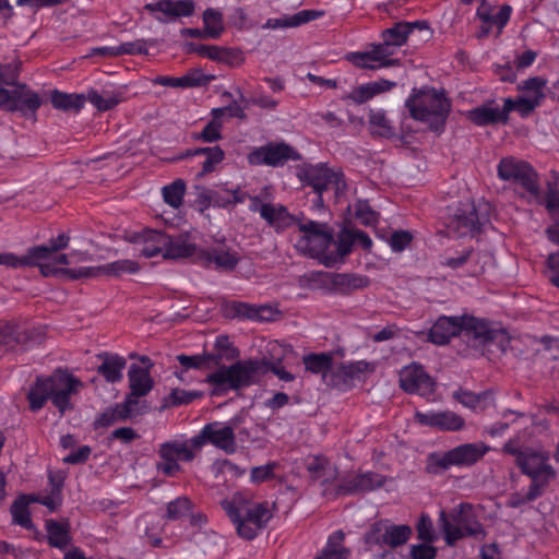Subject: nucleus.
I'll list each match as a JSON object with an SVG mask.
<instances>
[{"mask_svg":"<svg viewBox=\"0 0 559 559\" xmlns=\"http://www.w3.org/2000/svg\"><path fill=\"white\" fill-rule=\"evenodd\" d=\"M546 207L555 221V225L547 229L549 239L559 245V198L549 193L545 200Z\"/></svg>","mask_w":559,"mask_h":559,"instance_id":"46","label":"nucleus"},{"mask_svg":"<svg viewBox=\"0 0 559 559\" xmlns=\"http://www.w3.org/2000/svg\"><path fill=\"white\" fill-rule=\"evenodd\" d=\"M343 374L350 380L360 379L366 373L372 372L374 366L365 360H357L342 365Z\"/></svg>","mask_w":559,"mask_h":559,"instance_id":"49","label":"nucleus"},{"mask_svg":"<svg viewBox=\"0 0 559 559\" xmlns=\"http://www.w3.org/2000/svg\"><path fill=\"white\" fill-rule=\"evenodd\" d=\"M459 334L483 346L498 342L504 335L502 330L491 329L487 321L472 316H442L431 326L429 340L433 344L444 345Z\"/></svg>","mask_w":559,"mask_h":559,"instance_id":"1","label":"nucleus"},{"mask_svg":"<svg viewBox=\"0 0 559 559\" xmlns=\"http://www.w3.org/2000/svg\"><path fill=\"white\" fill-rule=\"evenodd\" d=\"M436 552V548L427 542L414 545L411 549L413 559H435Z\"/></svg>","mask_w":559,"mask_h":559,"instance_id":"61","label":"nucleus"},{"mask_svg":"<svg viewBox=\"0 0 559 559\" xmlns=\"http://www.w3.org/2000/svg\"><path fill=\"white\" fill-rule=\"evenodd\" d=\"M415 418L420 425L442 431H459L465 425L464 419L451 411L416 412Z\"/></svg>","mask_w":559,"mask_h":559,"instance_id":"23","label":"nucleus"},{"mask_svg":"<svg viewBox=\"0 0 559 559\" xmlns=\"http://www.w3.org/2000/svg\"><path fill=\"white\" fill-rule=\"evenodd\" d=\"M130 391L145 396L153 389V379L145 368L132 365L128 371Z\"/></svg>","mask_w":559,"mask_h":559,"instance_id":"35","label":"nucleus"},{"mask_svg":"<svg viewBox=\"0 0 559 559\" xmlns=\"http://www.w3.org/2000/svg\"><path fill=\"white\" fill-rule=\"evenodd\" d=\"M91 454V448L87 445H83L72 452H70L68 455H66L62 460L64 463L68 464H79L85 462Z\"/></svg>","mask_w":559,"mask_h":559,"instance_id":"63","label":"nucleus"},{"mask_svg":"<svg viewBox=\"0 0 559 559\" xmlns=\"http://www.w3.org/2000/svg\"><path fill=\"white\" fill-rule=\"evenodd\" d=\"M199 451L193 438L176 439L159 447L157 469L166 476H175L180 472V462H190Z\"/></svg>","mask_w":559,"mask_h":559,"instance_id":"13","label":"nucleus"},{"mask_svg":"<svg viewBox=\"0 0 559 559\" xmlns=\"http://www.w3.org/2000/svg\"><path fill=\"white\" fill-rule=\"evenodd\" d=\"M154 83L162 86L187 88L197 85L198 81L192 75H183L180 78L162 75L157 76Z\"/></svg>","mask_w":559,"mask_h":559,"instance_id":"52","label":"nucleus"},{"mask_svg":"<svg viewBox=\"0 0 559 559\" xmlns=\"http://www.w3.org/2000/svg\"><path fill=\"white\" fill-rule=\"evenodd\" d=\"M85 97L86 100L102 111L114 108L122 100L121 92L116 90H105L102 93L91 91Z\"/></svg>","mask_w":559,"mask_h":559,"instance_id":"36","label":"nucleus"},{"mask_svg":"<svg viewBox=\"0 0 559 559\" xmlns=\"http://www.w3.org/2000/svg\"><path fill=\"white\" fill-rule=\"evenodd\" d=\"M199 154L205 155L200 173L201 176L214 171L225 157V153L219 146L198 148L191 153V155Z\"/></svg>","mask_w":559,"mask_h":559,"instance_id":"39","label":"nucleus"},{"mask_svg":"<svg viewBox=\"0 0 559 559\" xmlns=\"http://www.w3.org/2000/svg\"><path fill=\"white\" fill-rule=\"evenodd\" d=\"M222 507L245 539H253L271 520L267 502L253 501L248 495L236 492L222 501Z\"/></svg>","mask_w":559,"mask_h":559,"instance_id":"2","label":"nucleus"},{"mask_svg":"<svg viewBox=\"0 0 559 559\" xmlns=\"http://www.w3.org/2000/svg\"><path fill=\"white\" fill-rule=\"evenodd\" d=\"M498 176L501 180L520 186L526 193L530 202L544 203L539 192L537 175L526 162L513 157L502 158L498 164Z\"/></svg>","mask_w":559,"mask_h":559,"instance_id":"11","label":"nucleus"},{"mask_svg":"<svg viewBox=\"0 0 559 559\" xmlns=\"http://www.w3.org/2000/svg\"><path fill=\"white\" fill-rule=\"evenodd\" d=\"M455 397L462 405L473 411L485 409L492 403V395L489 392L473 393L462 390L455 394Z\"/></svg>","mask_w":559,"mask_h":559,"instance_id":"38","label":"nucleus"},{"mask_svg":"<svg viewBox=\"0 0 559 559\" xmlns=\"http://www.w3.org/2000/svg\"><path fill=\"white\" fill-rule=\"evenodd\" d=\"M299 159V154L285 143L269 144L255 147L248 154V163L253 166H281L287 160Z\"/></svg>","mask_w":559,"mask_h":559,"instance_id":"19","label":"nucleus"},{"mask_svg":"<svg viewBox=\"0 0 559 559\" xmlns=\"http://www.w3.org/2000/svg\"><path fill=\"white\" fill-rule=\"evenodd\" d=\"M310 185L321 195L323 191L333 190L336 199L343 195L346 183L342 171L319 164L307 170Z\"/></svg>","mask_w":559,"mask_h":559,"instance_id":"20","label":"nucleus"},{"mask_svg":"<svg viewBox=\"0 0 559 559\" xmlns=\"http://www.w3.org/2000/svg\"><path fill=\"white\" fill-rule=\"evenodd\" d=\"M59 492H60V485L53 484L51 495L45 496V497H38V496L31 495L29 497L33 502H39L43 506L47 507L50 511H53L58 508V506L61 502Z\"/></svg>","mask_w":559,"mask_h":559,"instance_id":"56","label":"nucleus"},{"mask_svg":"<svg viewBox=\"0 0 559 559\" xmlns=\"http://www.w3.org/2000/svg\"><path fill=\"white\" fill-rule=\"evenodd\" d=\"M304 281L312 288L331 283L334 286L359 287L364 280L348 274H334L324 271H312L304 275Z\"/></svg>","mask_w":559,"mask_h":559,"instance_id":"27","label":"nucleus"},{"mask_svg":"<svg viewBox=\"0 0 559 559\" xmlns=\"http://www.w3.org/2000/svg\"><path fill=\"white\" fill-rule=\"evenodd\" d=\"M490 450L484 442L463 443L441 454H432L430 462L441 468H465L479 462Z\"/></svg>","mask_w":559,"mask_h":559,"instance_id":"14","label":"nucleus"},{"mask_svg":"<svg viewBox=\"0 0 559 559\" xmlns=\"http://www.w3.org/2000/svg\"><path fill=\"white\" fill-rule=\"evenodd\" d=\"M374 96L376 95L370 82L357 86L348 94V98L356 104L366 103Z\"/></svg>","mask_w":559,"mask_h":559,"instance_id":"57","label":"nucleus"},{"mask_svg":"<svg viewBox=\"0 0 559 559\" xmlns=\"http://www.w3.org/2000/svg\"><path fill=\"white\" fill-rule=\"evenodd\" d=\"M103 361L98 366V372L107 382L116 383L122 380L127 360L117 354H104L99 356Z\"/></svg>","mask_w":559,"mask_h":559,"instance_id":"31","label":"nucleus"},{"mask_svg":"<svg viewBox=\"0 0 559 559\" xmlns=\"http://www.w3.org/2000/svg\"><path fill=\"white\" fill-rule=\"evenodd\" d=\"M503 451L514 455L522 472L532 478L526 499H536L542 493L543 486L555 477V471L548 463V455L530 449L519 450L511 441L504 444Z\"/></svg>","mask_w":559,"mask_h":559,"instance_id":"8","label":"nucleus"},{"mask_svg":"<svg viewBox=\"0 0 559 559\" xmlns=\"http://www.w3.org/2000/svg\"><path fill=\"white\" fill-rule=\"evenodd\" d=\"M411 116L429 128L439 130L447 119L450 110V103L442 92L424 87L414 90L406 100Z\"/></svg>","mask_w":559,"mask_h":559,"instance_id":"7","label":"nucleus"},{"mask_svg":"<svg viewBox=\"0 0 559 559\" xmlns=\"http://www.w3.org/2000/svg\"><path fill=\"white\" fill-rule=\"evenodd\" d=\"M547 80L540 76L530 78L518 85L522 95L518 98H506L507 111H518L522 117H527L545 98Z\"/></svg>","mask_w":559,"mask_h":559,"instance_id":"15","label":"nucleus"},{"mask_svg":"<svg viewBox=\"0 0 559 559\" xmlns=\"http://www.w3.org/2000/svg\"><path fill=\"white\" fill-rule=\"evenodd\" d=\"M203 22L205 35L209 37L216 38L224 29L223 16L217 10H205L203 13Z\"/></svg>","mask_w":559,"mask_h":559,"instance_id":"45","label":"nucleus"},{"mask_svg":"<svg viewBox=\"0 0 559 559\" xmlns=\"http://www.w3.org/2000/svg\"><path fill=\"white\" fill-rule=\"evenodd\" d=\"M139 252L145 258H188L194 253L195 245L189 235L168 236L158 230L146 229L135 237Z\"/></svg>","mask_w":559,"mask_h":559,"instance_id":"4","label":"nucleus"},{"mask_svg":"<svg viewBox=\"0 0 559 559\" xmlns=\"http://www.w3.org/2000/svg\"><path fill=\"white\" fill-rule=\"evenodd\" d=\"M343 539L344 534L335 532L328 539L324 550L317 559H347V552L342 546Z\"/></svg>","mask_w":559,"mask_h":559,"instance_id":"42","label":"nucleus"},{"mask_svg":"<svg viewBox=\"0 0 559 559\" xmlns=\"http://www.w3.org/2000/svg\"><path fill=\"white\" fill-rule=\"evenodd\" d=\"M439 524L449 545H453L464 536L483 535V527L474 515L473 507L468 503L460 504L449 515L443 510L440 511Z\"/></svg>","mask_w":559,"mask_h":559,"instance_id":"10","label":"nucleus"},{"mask_svg":"<svg viewBox=\"0 0 559 559\" xmlns=\"http://www.w3.org/2000/svg\"><path fill=\"white\" fill-rule=\"evenodd\" d=\"M230 313L235 317L239 318H249V319H260V320H269L271 317V309L262 308L258 312L251 306L245 302L234 301L229 305Z\"/></svg>","mask_w":559,"mask_h":559,"instance_id":"44","label":"nucleus"},{"mask_svg":"<svg viewBox=\"0 0 559 559\" xmlns=\"http://www.w3.org/2000/svg\"><path fill=\"white\" fill-rule=\"evenodd\" d=\"M308 471L313 480L319 481L323 489V495H328L329 485L336 480V467L323 456H314L308 463Z\"/></svg>","mask_w":559,"mask_h":559,"instance_id":"28","label":"nucleus"},{"mask_svg":"<svg viewBox=\"0 0 559 559\" xmlns=\"http://www.w3.org/2000/svg\"><path fill=\"white\" fill-rule=\"evenodd\" d=\"M510 15L511 8L509 5L500 8L497 12L492 13L491 21H489L486 32L497 27L498 32L500 33L501 29L507 25Z\"/></svg>","mask_w":559,"mask_h":559,"instance_id":"55","label":"nucleus"},{"mask_svg":"<svg viewBox=\"0 0 559 559\" xmlns=\"http://www.w3.org/2000/svg\"><path fill=\"white\" fill-rule=\"evenodd\" d=\"M178 361L182 367L186 369L194 368V369H202L205 368L210 360V356H187V355H180L177 357Z\"/></svg>","mask_w":559,"mask_h":559,"instance_id":"60","label":"nucleus"},{"mask_svg":"<svg viewBox=\"0 0 559 559\" xmlns=\"http://www.w3.org/2000/svg\"><path fill=\"white\" fill-rule=\"evenodd\" d=\"M46 528L48 534V540L51 546L57 548L67 547L70 537L69 530L66 524H61L56 521L49 520L46 522Z\"/></svg>","mask_w":559,"mask_h":559,"instance_id":"41","label":"nucleus"},{"mask_svg":"<svg viewBox=\"0 0 559 559\" xmlns=\"http://www.w3.org/2000/svg\"><path fill=\"white\" fill-rule=\"evenodd\" d=\"M427 29V23L424 21H415V22H399L395 23L392 27L386 28L382 32L383 43L381 45H385L386 51H393V47L403 46L408 36L414 32V29Z\"/></svg>","mask_w":559,"mask_h":559,"instance_id":"24","label":"nucleus"},{"mask_svg":"<svg viewBox=\"0 0 559 559\" xmlns=\"http://www.w3.org/2000/svg\"><path fill=\"white\" fill-rule=\"evenodd\" d=\"M400 383L406 392L417 393L425 397H429L435 390V382L417 364L406 366L401 370Z\"/></svg>","mask_w":559,"mask_h":559,"instance_id":"22","label":"nucleus"},{"mask_svg":"<svg viewBox=\"0 0 559 559\" xmlns=\"http://www.w3.org/2000/svg\"><path fill=\"white\" fill-rule=\"evenodd\" d=\"M191 257H194V260L204 266L222 270H230L238 262V257L235 252L225 250L223 248H214L201 251H197L195 249Z\"/></svg>","mask_w":559,"mask_h":559,"instance_id":"25","label":"nucleus"},{"mask_svg":"<svg viewBox=\"0 0 559 559\" xmlns=\"http://www.w3.org/2000/svg\"><path fill=\"white\" fill-rule=\"evenodd\" d=\"M353 215L366 226H373L378 222V213L366 201H358L353 205Z\"/></svg>","mask_w":559,"mask_h":559,"instance_id":"48","label":"nucleus"},{"mask_svg":"<svg viewBox=\"0 0 559 559\" xmlns=\"http://www.w3.org/2000/svg\"><path fill=\"white\" fill-rule=\"evenodd\" d=\"M547 265L551 272L550 282L559 288V252L549 254Z\"/></svg>","mask_w":559,"mask_h":559,"instance_id":"64","label":"nucleus"},{"mask_svg":"<svg viewBox=\"0 0 559 559\" xmlns=\"http://www.w3.org/2000/svg\"><path fill=\"white\" fill-rule=\"evenodd\" d=\"M231 108H215L212 110L213 118L210 122L206 123L202 132L197 136L204 142H215L221 139V130H222V117L225 114H229L231 116Z\"/></svg>","mask_w":559,"mask_h":559,"instance_id":"37","label":"nucleus"},{"mask_svg":"<svg viewBox=\"0 0 559 559\" xmlns=\"http://www.w3.org/2000/svg\"><path fill=\"white\" fill-rule=\"evenodd\" d=\"M393 51H386L385 45L372 44L362 51H352L345 58L357 68L378 70L393 64L391 56Z\"/></svg>","mask_w":559,"mask_h":559,"instance_id":"21","label":"nucleus"},{"mask_svg":"<svg viewBox=\"0 0 559 559\" xmlns=\"http://www.w3.org/2000/svg\"><path fill=\"white\" fill-rule=\"evenodd\" d=\"M127 419L118 405L116 404L114 407H109L105 409L95 420L96 427H107L112 425L114 423Z\"/></svg>","mask_w":559,"mask_h":559,"instance_id":"53","label":"nucleus"},{"mask_svg":"<svg viewBox=\"0 0 559 559\" xmlns=\"http://www.w3.org/2000/svg\"><path fill=\"white\" fill-rule=\"evenodd\" d=\"M31 502L33 501L29 496H21L11 507L13 522L25 528L32 527V520L28 510Z\"/></svg>","mask_w":559,"mask_h":559,"instance_id":"40","label":"nucleus"},{"mask_svg":"<svg viewBox=\"0 0 559 559\" xmlns=\"http://www.w3.org/2000/svg\"><path fill=\"white\" fill-rule=\"evenodd\" d=\"M50 100L56 109L79 112L85 105L84 94L63 93L58 90L51 92Z\"/></svg>","mask_w":559,"mask_h":559,"instance_id":"34","label":"nucleus"},{"mask_svg":"<svg viewBox=\"0 0 559 559\" xmlns=\"http://www.w3.org/2000/svg\"><path fill=\"white\" fill-rule=\"evenodd\" d=\"M382 484V477L374 473H362L355 475L349 481L338 486L340 493H352L355 491H367Z\"/></svg>","mask_w":559,"mask_h":559,"instance_id":"32","label":"nucleus"},{"mask_svg":"<svg viewBox=\"0 0 559 559\" xmlns=\"http://www.w3.org/2000/svg\"><path fill=\"white\" fill-rule=\"evenodd\" d=\"M509 112L510 111H507L506 104L502 109L487 104L468 110L465 115L475 124L486 126L498 121H506Z\"/></svg>","mask_w":559,"mask_h":559,"instance_id":"30","label":"nucleus"},{"mask_svg":"<svg viewBox=\"0 0 559 559\" xmlns=\"http://www.w3.org/2000/svg\"><path fill=\"white\" fill-rule=\"evenodd\" d=\"M17 66H0V109L33 115L41 104L40 98L25 85L15 84Z\"/></svg>","mask_w":559,"mask_h":559,"instance_id":"6","label":"nucleus"},{"mask_svg":"<svg viewBox=\"0 0 559 559\" xmlns=\"http://www.w3.org/2000/svg\"><path fill=\"white\" fill-rule=\"evenodd\" d=\"M274 465L266 464L253 467L250 473V479L252 483H262L270 479L273 475Z\"/></svg>","mask_w":559,"mask_h":559,"instance_id":"62","label":"nucleus"},{"mask_svg":"<svg viewBox=\"0 0 559 559\" xmlns=\"http://www.w3.org/2000/svg\"><path fill=\"white\" fill-rule=\"evenodd\" d=\"M412 535L408 525H395L389 521H380L372 525L366 535V543L369 545L397 547L405 544Z\"/></svg>","mask_w":559,"mask_h":559,"instance_id":"17","label":"nucleus"},{"mask_svg":"<svg viewBox=\"0 0 559 559\" xmlns=\"http://www.w3.org/2000/svg\"><path fill=\"white\" fill-rule=\"evenodd\" d=\"M298 227L300 236L296 240V249L323 263V258L331 254L332 230L330 227L313 221L299 222Z\"/></svg>","mask_w":559,"mask_h":559,"instance_id":"12","label":"nucleus"},{"mask_svg":"<svg viewBox=\"0 0 559 559\" xmlns=\"http://www.w3.org/2000/svg\"><path fill=\"white\" fill-rule=\"evenodd\" d=\"M270 195V189L266 187L261 195L250 197L249 210L259 213L276 230H283L293 225L296 219L285 206L262 201V198L267 199Z\"/></svg>","mask_w":559,"mask_h":559,"instance_id":"16","label":"nucleus"},{"mask_svg":"<svg viewBox=\"0 0 559 559\" xmlns=\"http://www.w3.org/2000/svg\"><path fill=\"white\" fill-rule=\"evenodd\" d=\"M370 124L373 131L381 136H390L393 134L392 127L382 110H371L369 115Z\"/></svg>","mask_w":559,"mask_h":559,"instance_id":"50","label":"nucleus"},{"mask_svg":"<svg viewBox=\"0 0 559 559\" xmlns=\"http://www.w3.org/2000/svg\"><path fill=\"white\" fill-rule=\"evenodd\" d=\"M417 532H418V538L424 542L432 543L436 538L435 534H433L431 519L426 514H423L420 516L418 524H417Z\"/></svg>","mask_w":559,"mask_h":559,"instance_id":"58","label":"nucleus"},{"mask_svg":"<svg viewBox=\"0 0 559 559\" xmlns=\"http://www.w3.org/2000/svg\"><path fill=\"white\" fill-rule=\"evenodd\" d=\"M192 438L198 450L206 443H211L226 453H234L236 451V440L233 428L223 423L205 425L200 433Z\"/></svg>","mask_w":559,"mask_h":559,"instance_id":"18","label":"nucleus"},{"mask_svg":"<svg viewBox=\"0 0 559 559\" xmlns=\"http://www.w3.org/2000/svg\"><path fill=\"white\" fill-rule=\"evenodd\" d=\"M70 238L66 234H60L57 238L51 239L49 245L37 246L28 251L27 263L41 264L44 260L50 259V257L58 250L63 249L68 246Z\"/></svg>","mask_w":559,"mask_h":559,"instance_id":"33","label":"nucleus"},{"mask_svg":"<svg viewBox=\"0 0 559 559\" xmlns=\"http://www.w3.org/2000/svg\"><path fill=\"white\" fill-rule=\"evenodd\" d=\"M191 511V501L187 497H179L167 506V518L179 520L187 516Z\"/></svg>","mask_w":559,"mask_h":559,"instance_id":"51","label":"nucleus"},{"mask_svg":"<svg viewBox=\"0 0 559 559\" xmlns=\"http://www.w3.org/2000/svg\"><path fill=\"white\" fill-rule=\"evenodd\" d=\"M322 10H301L294 14H283L280 17L269 19L263 25L267 29L294 28L324 16Z\"/></svg>","mask_w":559,"mask_h":559,"instance_id":"26","label":"nucleus"},{"mask_svg":"<svg viewBox=\"0 0 559 559\" xmlns=\"http://www.w3.org/2000/svg\"><path fill=\"white\" fill-rule=\"evenodd\" d=\"M332 246L335 251L331 250V254L323 258V264L329 267L340 263L352 251L355 246V229L343 228L336 240L332 238Z\"/></svg>","mask_w":559,"mask_h":559,"instance_id":"29","label":"nucleus"},{"mask_svg":"<svg viewBox=\"0 0 559 559\" xmlns=\"http://www.w3.org/2000/svg\"><path fill=\"white\" fill-rule=\"evenodd\" d=\"M140 397H142V395L134 394L132 391H130L124 402L117 404L126 418H131L138 414V404Z\"/></svg>","mask_w":559,"mask_h":559,"instance_id":"59","label":"nucleus"},{"mask_svg":"<svg viewBox=\"0 0 559 559\" xmlns=\"http://www.w3.org/2000/svg\"><path fill=\"white\" fill-rule=\"evenodd\" d=\"M186 192V183L183 180L178 179L162 190L165 203L174 209H179L182 204L183 195Z\"/></svg>","mask_w":559,"mask_h":559,"instance_id":"43","label":"nucleus"},{"mask_svg":"<svg viewBox=\"0 0 559 559\" xmlns=\"http://www.w3.org/2000/svg\"><path fill=\"white\" fill-rule=\"evenodd\" d=\"M81 385L76 378L61 370H58L49 378L38 379L28 393L31 408L38 411L50 399L53 405L63 414L71 406V395Z\"/></svg>","mask_w":559,"mask_h":559,"instance_id":"3","label":"nucleus"},{"mask_svg":"<svg viewBox=\"0 0 559 559\" xmlns=\"http://www.w3.org/2000/svg\"><path fill=\"white\" fill-rule=\"evenodd\" d=\"M306 369L313 373H325L332 366L330 354H309L304 357Z\"/></svg>","mask_w":559,"mask_h":559,"instance_id":"47","label":"nucleus"},{"mask_svg":"<svg viewBox=\"0 0 559 559\" xmlns=\"http://www.w3.org/2000/svg\"><path fill=\"white\" fill-rule=\"evenodd\" d=\"M265 365L259 359L239 360L207 374L205 382L211 386L212 395H223L228 391L251 385L264 371Z\"/></svg>","mask_w":559,"mask_h":559,"instance_id":"5","label":"nucleus"},{"mask_svg":"<svg viewBox=\"0 0 559 559\" xmlns=\"http://www.w3.org/2000/svg\"><path fill=\"white\" fill-rule=\"evenodd\" d=\"M490 204H477L468 200L460 202L447 223L448 234L459 237L472 236L489 222Z\"/></svg>","mask_w":559,"mask_h":559,"instance_id":"9","label":"nucleus"},{"mask_svg":"<svg viewBox=\"0 0 559 559\" xmlns=\"http://www.w3.org/2000/svg\"><path fill=\"white\" fill-rule=\"evenodd\" d=\"M413 240V235L407 230L394 231L389 240V245L394 252L405 250Z\"/></svg>","mask_w":559,"mask_h":559,"instance_id":"54","label":"nucleus"}]
</instances>
